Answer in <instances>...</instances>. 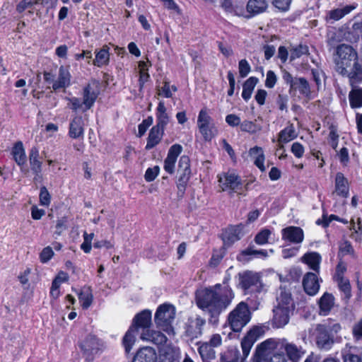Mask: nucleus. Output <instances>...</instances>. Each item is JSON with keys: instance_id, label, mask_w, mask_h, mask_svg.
<instances>
[{"instance_id": "obj_1", "label": "nucleus", "mask_w": 362, "mask_h": 362, "mask_svg": "<svg viewBox=\"0 0 362 362\" xmlns=\"http://www.w3.org/2000/svg\"><path fill=\"white\" fill-rule=\"evenodd\" d=\"M235 294L232 288L225 282L216 284L197 293V305L207 313L212 323H216L218 317L231 304Z\"/></svg>"}, {"instance_id": "obj_2", "label": "nucleus", "mask_w": 362, "mask_h": 362, "mask_svg": "<svg viewBox=\"0 0 362 362\" xmlns=\"http://www.w3.org/2000/svg\"><path fill=\"white\" fill-rule=\"evenodd\" d=\"M341 329L339 324L336 323L333 325L327 324H317L312 326L308 332V335L303 337V340H308L314 342L316 346L323 351H329L334 343V336L332 334L334 331L335 333Z\"/></svg>"}, {"instance_id": "obj_3", "label": "nucleus", "mask_w": 362, "mask_h": 362, "mask_svg": "<svg viewBox=\"0 0 362 362\" xmlns=\"http://www.w3.org/2000/svg\"><path fill=\"white\" fill-rule=\"evenodd\" d=\"M283 351L286 352L288 358L293 362H298L305 354V351L302 347H298L293 343H289L286 339L275 340L269 339L262 343V346L258 350V354H265L269 353L272 349Z\"/></svg>"}, {"instance_id": "obj_4", "label": "nucleus", "mask_w": 362, "mask_h": 362, "mask_svg": "<svg viewBox=\"0 0 362 362\" xmlns=\"http://www.w3.org/2000/svg\"><path fill=\"white\" fill-rule=\"evenodd\" d=\"M336 70L341 75L349 74L348 69H352L357 59V53L354 49L346 44H341L337 47L334 54Z\"/></svg>"}, {"instance_id": "obj_5", "label": "nucleus", "mask_w": 362, "mask_h": 362, "mask_svg": "<svg viewBox=\"0 0 362 362\" xmlns=\"http://www.w3.org/2000/svg\"><path fill=\"white\" fill-rule=\"evenodd\" d=\"M175 317V308L169 303H163L158 306L155 313L154 320L157 327L169 335L175 334L172 325Z\"/></svg>"}, {"instance_id": "obj_6", "label": "nucleus", "mask_w": 362, "mask_h": 362, "mask_svg": "<svg viewBox=\"0 0 362 362\" xmlns=\"http://www.w3.org/2000/svg\"><path fill=\"white\" fill-rule=\"evenodd\" d=\"M250 318L247 305L241 302L229 313L228 322L231 329L238 332L250 322Z\"/></svg>"}, {"instance_id": "obj_7", "label": "nucleus", "mask_w": 362, "mask_h": 362, "mask_svg": "<svg viewBox=\"0 0 362 362\" xmlns=\"http://www.w3.org/2000/svg\"><path fill=\"white\" fill-rule=\"evenodd\" d=\"M219 186L223 191L230 193L241 194L243 190V181L235 171H228L218 175Z\"/></svg>"}, {"instance_id": "obj_8", "label": "nucleus", "mask_w": 362, "mask_h": 362, "mask_svg": "<svg viewBox=\"0 0 362 362\" xmlns=\"http://www.w3.org/2000/svg\"><path fill=\"white\" fill-rule=\"evenodd\" d=\"M197 126L200 134L205 141H211L218 133L217 128L213 122V119L208 114L206 109H202L199 111L197 118Z\"/></svg>"}, {"instance_id": "obj_9", "label": "nucleus", "mask_w": 362, "mask_h": 362, "mask_svg": "<svg viewBox=\"0 0 362 362\" xmlns=\"http://www.w3.org/2000/svg\"><path fill=\"white\" fill-rule=\"evenodd\" d=\"M100 93V83L96 80H91L83 88V112L90 109Z\"/></svg>"}, {"instance_id": "obj_10", "label": "nucleus", "mask_w": 362, "mask_h": 362, "mask_svg": "<svg viewBox=\"0 0 362 362\" xmlns=\"http://www.w3.org/2000/svg\"><path fill=\"white\" fill-rule=\"evenodd\" d=\"M205 320L199 315H193L187 318L185 325V335L191 340L199 337L202 334V328Z\"/></svg>"}, {"instance_id": "obj_11", "label": "nucleus", "mask_w": 362, "mask_h": 362, "mask_svg": "<svg viewBox=\"0 0 362 362\" xmlns=\"http://www.w3.org/2000/svg\"><path fill=\"white\" fill-rule=\"evenodd\" d=\"M239 282L245 291H259L261 282L260 276L258 273L251 271H245L240 273Z\"/></svg>"}, {"instance_id": "obj_12", "label": "nucleus", "mask_w": 362, "mask_h": 362, "mask_svg": "<svg viewBox=\"0 0 362 362\" xmlns=\"http://www.w3.org/2000/svg\"><path fill=\"white\" fill-rule=\"evenodd\" d=\"M262 346V343L259 344L255 350V353L252 357V362H286V358L283 351L272 349L269 353L265 354H258V350Z\"/></svg>"}, {"instance_id": "obj_13", "label": "nucleus", "mask_w": 362, "mask_h": 362, "mask_svg": "<svg viewBox=\"0 0 362 362\" xmlns=\"http://www.w3.org/2000/svg\"><path fill=\"white\" fill-rule=\"evenodd\" d=\"M282 240L291 244H300L304 240L302 228L297 226H288L281 230Z\"/></svg>"}, {"instance_id": "obj_14", "label": "nucleus", "mask_w": 362, "mask_h": 362, "mask_svg": "<svg viewBox=\"0 0 362 362\" xmlns=\"http://www.w3.org/2000/svg\"><path fill=\"white\" fill-rule=\"evenodd\" d=\"M244 226L242 224L228 227L223 233L224 245H230L240 240L244 235Z\"/></svg>"}, {"instance_id": "obj_15", "label": "nucleus", "mask_w": 362, "mask_h": 362, "mask_svg": "<svg viewBox=\"0 0 362 362\" xmlns=\"http://www.w3.org/2000/svg\"><path fill=\"white\" fill-rule=\"evenodd\" d=\"M266 0H248L246 5V18H250L264 13L267 8Z\"/></svg>"}, {"instance_id": "obj_16", "label": "nucleus", "mask_w": 362, "mask_h": 362, "mask_svg": "<svg viewBox=\"0 0 362 362\" xmlns=\"http://www.w3.org/2000/svg\"><path fill=\"white\" fill-rule=\"evenodd\" d=\"M221 7L230 16L245 18V7L238 1L224 0L221 4Z\"/></svg>"}, {"instance_id": "obj_17", "label": "nucleus", "mask_w": 362, "mask_h": 362, "mask_svg": "<svg viewBox=\"0 0 362 362\" xmlns=\"http://www.w3.org/2000/svg\"><path fill=\"white\" fill-rule=\"evenodd\" d=\"M277 305L276 307L291 312L294 310L295 305L291 297V292L284 288H280V293L276 298Z\"/></svg>"}, {"instance_id": "obj_18", "label": "nucleus", "mask_w": 362, "mask_h": 362, "mask_svg": "<svg viewBox=\"0 0 362 362\" xmlns=\"http://www.w3.org/2000/svg\"><path fill=\"white\" fill-rule=\"evenodd\" d=\"M71 84V74L67 67L61 66L59 69L58 77L53 81L52 88L57 90L61 88H66Z\"/></svg>"}, {"instance_id": "obj_19", "label": "nucleus", "mask_w": 362, "mask_h": 362, "mask_svg": "<svg viewBox=\"0 0 362 362\" xmlns=\"http://www.w3.org/2000/svg\"><path fill=\"white\" fill-rule=\"evenodd\" d=\"M100 341L95 336H88L81 344V348L87 355L96 354L101 349Z\"/></svg>"}, {"instance_id": "obj_20", "label": "nucleus", "mask_w": 362, "mask_h": 362, "mask_svg": "<svg viewBox=\"0 0 362 362\" xmlns=\"http://www.w3.org/2000/svg\"><path fill=\"white\" fill-rule=\"evenodd\" d=\"M303 286L305 291L308 295H315L320 288V284L317 275L311 272L307 273L303 277Z\"/></svg>"}, {"instance_id": "obj_21", "label": "nucleus", "mask_w": 362, "mask_h": 362, "mask_svg": "<svg viewBox=\"0 0 362 362\" xmlns=\"http://www.w3.org/2000/svg\"><path fill=\"white\" fill-rule=\"evenodd\" d=\"M69 135L72 139L83 137L84 121L81 116H76L72 119L69 124Z\"/></svg>"}, {"instance_id": "obj_22", "label": "nucleus", "mask_w": 362, "mask_h": 362, "mask_svg": "<svg viewBox=\"0 0 362 362\" xmlns=\"http://www.w3.org/2000/svg\"><path fill=\"white\" fill-rule=\"evenodd\" d=\"M273 327L276 328H281L288 324L291 312H288L286 310L275 307L273 310Z\"/></svg>"}, {"instance_id": "obj_23", "label": "nucleus", "mask_w": 362, "mask_h": 362, "mask_svg": "<svg viewBox=\"0 0 362 362\" xmlns=\"http://www.w3.org/2000/svg\"><path fill=\"white\" fill-rule=\"evenodd\" d=\"M140 338L143 341H149L157 345L164 344L167 341V337L165 334L159 331L150 329L143 330Z\"/></svg>"}, {"instance_id": "obj_24", "label": "nucleus", "mask_w": 362, "mask_h": 362, "mask_svg": "<svg viewBox=\"0 0 362 362\" xmlns=\"http://www.w3.org/2000/svg\"><path fill=\"white\" fill-rule=\"evenodd\" d=\"M156 124L154 126L165 131V128L170 122V117L167 113V109L163 101L158 103L156 112Z\"/></svg>"}, {"instance_id": "obj_25", "label": "nucleus", "mask_w": 362, "mask_h": 362, "mask_svg": "<svg viewBox=\"0 0 362 362\" xmlns=\"http://www.w3.org/2000/svg\"><path fill=\"white\" fill-rule=\"evenodd\" d=\"M157 355L156 351L148 346L140 349L132 362H156Z\"/></svg>"}, {"instance_id": "obj_26", "label": "nucleus", "mask_w": 362, "mask_h": 362, "mask_svg": "<svg viewBox=\"0 0 362 362\" xmlns=\"http://www.w3.org/2000/svg\"><path fill=\"white\" fill-rule=\"evenodd\" d=\"M152 313L149 310H144L141 313H138L134 318V326L136 327H142L144 330L148 329L151 324Z\"/></svg>"}, {"instance_id": "obj_27", "label": "nucleus", "mask_w": 362, "mask_h": 362, "mask_svg": "<svg viewBox=\"0 0 362 362\" xmlns=\"http://www.w3.org/2000/svg\"><path fill=\"white\" fill-rule=\"evenodd\" d=\"M11 154L15 162L21 167V170H23V168L27 161V156L23 144L21 141H18L14 144L11 150Z\"/></svg>"}, {"instance_id": "obj_28", "label": "nucleus", "mask_w": 362, "mask_h": 362, "mask_svg": "<svg viewBox=\"0 0 362 362\" xmlns=\"http://www.w3.org/2000/svg\"><path fill=\"white\" fill-rule=\"evenodd\" d=\"M344 362H362V348L350 346L342 351Z\"/></svg>"}, {"instance_id": "obj_29", "label": "nucleus", "mask_w": 362, "mask_h": 362, "mask_svg": "<svg viewBox=\"0 0 362 362\" xmlns=\"http://www.w3.org/2000/svg\"><path fill=\"white\" fill-rule=\"evenodd\" d=\"M164 134V130L158 127H153L148 134L145 148L151 150L157 146L161 141Z\"/></svg>"}, {"instance_id": "obj_30", "label": "nucleus", "mask_w": 362, "mask_h": 362, "mask_svg": "<svg viewBox=\"0 0 362 362\" xmlns=\"http://www.w3.org/2000/svg\"><path fill=\"white\" fill-rule=\"evenodd\" d=\"M302 261L306 264L310 269L319 272L320 265L322 261L321 255L316 252L305 253L302 257Z\"/></svg>"}, {"instance_id": "obj_31", "label": "nucleus", "mask_w": 362, "mask_h": 362, "mask_svg": "<svg viewBox=\"0 0 362 362\" xmlns=\"http://www.w3.org/2000/svg\"><path fill=\"white\" fill-rule=\"evenodd\" d=\"M249 155L252 158L254 164L262 171H265V156L262 148L255 146L249 151Z\"/></svg>"}, {"instance_id": "obj_32", "label": "nucleus", "mask_w": 362, "mask_h": 362, "mask_svg": "<svg viewBox=\"0 0 362 362\" xmlns=\"http://www.w3.org/2000/svg\"><path fill=\"white\" fill-rule=\"evenodd\" d=\"M257 338V333L255 330H250L247 334L242 339L241 347L243 350V358L242 361L246 358L252 347L254 343L256 341Z\"/></svg>"}, {"instance_id": "obj_33", "label": "nucleus", "mask_w": 362, "mask_h": 362, "mask_svg": "<svg viewBox=\"0 0 362 362\" xmlns=\"http://www.w3.org/2000/svg\"><path fill=\"white\" fill-rule=\"evenodd\" d=\"M356 7L357 4H353L351 5H346L341 8H337L336 9L331 10L329 11L327 17L329 19L333 20L334 21H339L356 9Z\"/></svg>"}, {"instance_id": "obj_34", "label": "nucleus", "mask_w": 362, "mask_h": 362, "mask_svg": "<svg viewBox=\"0 0 362 362\" xmlns=\"http://www.w3.org/2000/svg\"><path fill=\"white\" fill-rule=\"evenodd\" d=\"M39 150L37 147H33L29 151V163L32 171L38 175L42 170V162L40 160Z\"/></svg>"}, {"instance_id": "obj_35", "label": "nucleus", "mask_w": 362, "mask_h": 362, "mask_svg": "<svg viewBox=\"0 0 362 362\" xmlns=\"http://www.w3.org/2000/svg\"><path fill=\"white\" fill-rule=\"evenodd\" d=\"M334 298L331 293H325L319 300L320 314L327 315L334 305Z\"/></svg>"}, {"instance_id": "obj_36", "label": "nucleus", "mask_w": 362, "mask_h": 362, "mask_svg": "<svg viewBox=\"0 0 362 362\" xmlns=\"http://www.w3.org/2000/svg\"><path fill=\"white\" fill-rule=\"evenodd\" d=\"M335 192L338 195L343 197H346L349 194L348 181L341 173L336 175Z\"/></svg>"}, {"instance_id": "obj_37", "label": "nucleus", "mask_w": 362, "mask_h": 362, "mask_svg": "<svg viewBox=\"0 0 362 362\" xmlns=\"http://www.w3.org/2000/svg\"><path fill=\"white\" fill-rule=\"evenodd\" d=\"M298 136V134L296 132L293 124H289L284 129L280 131L279 134L278 142L279 144L288 143Z\"/></svg>"}, {"instance_id": "obj_38", "label": "nucleus", "mask_w": 362, "mask_h": 362, "mask_svg": "<svg viewBox=\"0 0 362 362\" xmlns=\"http://www.w3.org/2000/svg\"><path fill=\"white\" fill-rule=\"evenodd\" d=\"M250 256H255L256 257H267L268 256L267 251L266 250H255L252 247H248L240 253L238 255L237 259L239 261H249Z\"/></svg>"}, {"instance_id": "obj_39", "label": "nucleus", "mask_w": 362, "mask_h": 362, "mask_svg": "<svg viewBox=\"0 0 362 362\" xmlns=\"http://www.w3.org/2000/svg\"><path fill=\"white\" fill-rule=\"evenodd\" d=\"M79 302L83 309H88L92 304L93 296L92 290L89 286L82 288L78 293Z\"/></svg>"}, {"instance_id": "obj_40", "label": "nucleus", "mask_w": 362, "mask_h": 362, "mask_svg": "<svg viewBox=\"0 0 362 362\" xmlns=\"http://www.w3.org/2000/svg\"><path fill=\"white\" fill-rule=\"evenodd\" d=\"M350 106L352 108L362 107V88L355 87L349 94Z\"/></svg>"}, {"instance_id": "obj_41", "label": "nucleus", "mask_w": 362, "mask_h": 362, "mask_svg": "<svg viewBox=\"0 0 362 362\" xmlns=\"http://www.w3.org/2000/svg\"><path fill=\"white\" fill-rule=\"evenodd\" d=\"M110 60L109 47L104 46L101 49L96 52L95 59L93 64L98 67L107 65Z\"/></svg>"}, {"instance_id": "obj_42", "label": "nucleus", "mask_w": 362, "mask_h": 362, "mask_svg": "<svg viewBox=\"0 0 362 362\" xmlns=\"http://www.w3.org/2000/svg\"><path fill=\"white\" fill-rule=\"evenodd\" d=\"M257 82L258 79L256 77L252 76L247 79L243 83L242 97L245 101H247L251 98L253 90Z\"/></svg>"}, {"instance_id": "obj_43", "label": "nucleus", "mask_w": 362, "mask_h": 362, "mask_svg": "<svg viewBox=\"0 0 362 362\" xmlns=\"http://www.w3.org/2000/svg\"><path fill=\"white\" fill-rule=\"evenodd\" d=\"M137 332L136 327L132 326L123 337V345L127 353H129L135 342V333Z\"/></svg>"}, {"instance_id": "obj_44", "label": "nucleus", "mask_w": 362, "mask_h": 362, "mask_svg": "<svg viewBox=\"0 0 362 362\" xmlns=\"http://www.w3.org/2000/svg\"><path fill=\"white\" fill-rule=\"evenodd\" d=\"M199 354L203 361H208L215 358V351L209 343H203L198 348Z\"/></svg>"}, {"instance_id": "obj_45", "label": "nucleus", "mask_w": 362, "mask_h": 362, "mask_svg": "<svg viewBox=\"0 0 362 362\" xmlns=\"http://www.w3.org/2000/svg\"><path fill=\"white\" fill-rule=\"evenodd\" d=\"M291 90H298L301 94L305 96L310 93L309 83L304 78H296L295 83L293 84V88Z\"/></svg>"}, {"instance_id": "obj_46", "label": "nucleus", "mask_w": 362, "mask_h": 362, "mask_svg": "<svg viewBox=\"0 0 362 362\" xmlns=\"http://www.w3.org/2000/svg\"><path fill=\"white\" fill-rule=\"evenodd\" d=\"M221 362H240L239 350L237 348L228 349L221 356Z\"/></svg>"}, {"instance_id": "obj_47", "label": "nucleus", "mask_w": 362, "mask_h": 362, "mask_svg": "<svg viewBox=\"0 0 362 362\" xmlns=\"http://www.w3.org/2000/svg\"><path fill=\"white\" fill-rule=\"evenodd\" d=\"M338 285L339 289L343 293L344 298L349 300L351 297V287L348 279H344L335 281Z\"/></svg>"}, {"instance_id": "obj_48", "label": "nucleus", "mask_w": 362, "mask_h": 362, "mask_svg": "<svg viewBox=\"0 0 362 362\" xmlns=\"http://www.w3.org/2000/svg\"><path fill=\"white\" fill-rule=\"evenodd\" d=\"M177 90V87L175 85L170 86V82L165 81L163 86L158 89V95L163 96L167 98H170L173 96V92Z\"/></svg>"}, {"instance_id": "obj_49", "label": "nucleus", "mask_w": 362, "mask_h": 362, "mask_svg": "<svg viewBox=\"0 0 362 362\" xmlns=\"http://www.w3.org/2000/svg\"><path fill=\"white\" fill-rule=\"evenodd\" d=\"M240 129L243 132L255 134L262 130V126L258 125L252 121L245 120L240 124Z\"/></svg>"}, {"instance_id": "obj_50", "label": "nucleus", "mask_w": 362, "mask_h": 362, "mask_svg": "<svg viewBox=\"0 0 362 362\" xmlns=\"http://www.w3.org/2000/svg\"><path fill=\"white\" fill-rule=\"evenodd\" d=\"M272 234L271 230L268 228L262 229L255 236V241L257 245H265Z\"/></svg>"}, {"instance_id": "obj_51", "label": "nucleus", "mask_w": 362, "mask_h": 362, "mask_svg": "<svg viewBox=\"0 0 362 362\" xmlns=\"http://www.w3.org/2000/svg\"><path fill=\"white\" fill-rule=\"evenodd\" d=\"M66 100L68 101L67 106L74 111L82 110L83 112V102L81 101V99L76 97L65 98Z\"/></svg>"}, {"instance_id": "obj_52", "label": "nucleus", "mask_w": 362, "mask_h": 362, "mask_svg": "<svg viewBox=\"0 0 362 362\" xmlns=\"http://www.w3.org/2000/svg\"><path fill=\"white\" fill-rule=\"evenodd\" d=\"M308 53V47L306 45H299L291 50V60H294L302 55Z\"/></svg>"}, {"instance_id": "obj_53", "label": "nucleus", "mask_w": 362, "mask_h": 362, "mask_svg": "<svg viewBox=\"0 0 362 362\" xmlns=\"http://www.w3.org/2000/svg\"><path fill=\"white\" fill-rule=\"evenodd\" d=\"M346 264L342 261H339L336 267L335 273H334V275L333 277L334 280L337 281V280L346 279L344 277V274L346 273Z\"/></svg>"}, {"instance_id": "obj_54", "label": "nucleus", "mask_w": 362, "mask_h": 362, "mask_svg": "<svg viewBox=\"0 0 362 362\" xmlns=\"http://www.w3.org/2000/svg\"><path fill=\"white\" fill-rule=\"evenodd\" d=\"M54 255V251L51 247H45L40 253V260L43 264L47 263L53 257Z\"/></svg>"}, {"instance_id": "obj_55", "label": "nucleus", "mask_w": 362, "mask_h": 362, "mask_svg": "<svg viewBox=\"0 0 362 362\" xmlns=\"http://www.w3.org/2000/svg\"><path fill=\"white\" fill-rule=\"evenodd\" d=\"M238 70L242 78L246 77L250 72L251 67L246 59H241L238 63Z\"/></svg>"}, {"instance_id": "obj_56", "label": "nucleus", "mask_w": 362, "mask_h": 362, "mask_svg": "<svg viewBox=\"0 0 362 362\" xmlns=\"http://www.w3.org/2000/svg\"><path fill=\"white\" fill-rule=\"evenodd\" d=\"M40 0H22L16 7V10L19 13L23 12L25 9L39 4Z\"/></svg>"}, {"instance_id": "obj_57", "label": "nucleus", "mask_w": 362, "mask_h": 362, "mask_svg": "<svg viewBox=\"0 0 362 362\" xmlns=\"http://www.w3.org/2000/svg\"><path fill=\"white\" fill-rule=\"evenodd\" d=\"M189 159L186 156L180 157L178 163L179 171L182 170L184 173H190Z\"/></svg>"}, {"instance_id": "obj_58", "label": "nucleus", "mask_w": 362, "mask_h": 362, "mask_svg": "<svg viewBox=\"0 0 362 362\" xmlns=\"http://www.w3.org/2000/svg\"><path fill=\"white\" fill-rule=\"evenodd\" d=\"M352 334L355 341H362V318L353 326Z\"/></svg>"}, {"instance_id": "obj_59", "label": "nucleus", "mask_w": 362, "mask_h": 362, "mask_svg": "<svg viewBox=\"0 0 362 362\" xmlns=\"http://www.w3.org/2000/svg\"><path fill=\"white\" fill-rule=\"evenodd\" d=\"M160 171V168L158 166H154L153 168H148L145 173V180L147 182L153 181L156 177L158 176Z\"/></svg>"}, {"instance_id": "obj_60", "label": "nucleus", "mask_w": 362, "mask_h": 362, "mask_svg": "<svg viewBox=\"0 0 362 362\" xmlns=\"http://www.w3.org/2000/svg\"><path fill=\"white\" fill-rule=\"evenodd\" d=\"M182 147L181 145L175 144L170 146L168 150L167 157L177 160V157L181 153Z\"/></svg>"}, {"instance_id": "obj_61", "label": "nucleus", "mask_w": 362, "mask_h": 362, "mask_svg": "<svg viewBox=\"0 0 362 362\" xmlns=\"http://www.w3.org/2000/svg\"><path fill=\"white\" fill-rule=\"evenodd\" d=\"M291 152L296 158H301L303 157L305 148L303 146L299 143V142H294L291 146Z\"/></svg>"}, {"instance_id": "obj_62", "label": "nucleus", "mask_w": 362, "mask_h": 362, "mask_svg": "<svg viewBox=\"0 0 362 362\" xmlns=\"http://www.w3.org/2000/svg\"><path fill=\"white\" fill-rule=\"evenodd\" d=\"M277 81L276 76L273 71H268L265 81V86L269 88L274 87Z\"/></svg>"}, {"instance_id": "obj_63", "label": "nucleus", "mask_w": 362, "mask_h": 362, "mask_svg": "<svg viewBox=\"0 0 362 362\" xmlns=\"http://www.w3.org/2000/svg\"><path fill=\"white\" fill-rule=\"evenodd\" d=\"M40 202L43 206H48L50 203V195L45 187L40 189Z\"/></svg>"}, {"instance_id": "obj_64", "label": "nucleus", "mask_w": 362, "mask_h": 362, "mask_svg": "<svg viewBox=\"0 0 362 362\" xmlns=\"http://www.w3.org/2000/svg\"><path fill=\"white\" fill-rule=\"evenodd\" d=\"M226 122L229 126L233 127H237L238 125L240 126L241 124L240 118L235 114L228 115L226 117Z\"/></svg>"}]
</instances>
